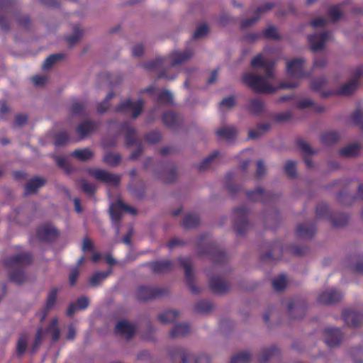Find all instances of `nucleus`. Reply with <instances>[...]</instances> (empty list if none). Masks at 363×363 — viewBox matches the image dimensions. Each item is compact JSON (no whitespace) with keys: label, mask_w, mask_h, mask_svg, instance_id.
Wrapping results in <instances>:
<instances>
[{"label":"nucleus","mask_w":363,"mask_h":363,"mask_svg":"<svg viewBox=\"0 0 363 363\" xmlns=\"http://www.w3.org/2000/svg\"><path fill=\"white\" fill-rule=\"evenodd\" d=\"M253 68H262L264 75L260 76L253 73H246L242 77L243 82L256 93H274L277 89H291L297 84L281 82L278 87L269 84V81L274 79V65L272 60H266L262 54L257 55L250 63Z\"/></svg>","instance_id":"nucleus-1"},{"label":"nucleus","mask_w":363,"mask_h":363,"mask_svg":"<svg viewBox=\"0 0 363 363\" xmlns=\"http://www.w3.org/2000/svg\"><path fill=\"white\" fill-rule=\"evenodd\" d=\"M193 55L194 52L191 49H186L183 52L174 51L171 53L169 57H157L154 60L144 64L143 66L149 71H159L157 79L164 78L167 80H174L176 78V75H169L167 73V62L170 60L171 67H176L189 60Z\"/></svg>","instance_id":"nucleus-2"},{"label":"nucleus","mask_w":363,"mask_h":363,"mask_svg":"<svg viewBox=\"0 0 363 363\" xmlns=\"http://www.w3.org/2000/svg\"><path fill=\"white\" fill-rule=\"evenodd\" d=\"M33 262V256L30 252H22L7 257L4 265L9 270L10 280L17 284H21L26 281L24 269Z\"/></svg>","instance_id":"nucleus-3"},{"label":"nucleus","mask_w":363,"mask_h":363,"mask_svg":"<svg viewBox=\"0 0 363 363\" xmlns=\"http://www.w3.org/2000/svg\"><path fill=\"white\" fill-rule=\"evenodd\" d=\"M208 236L203 235L198 242L199 255H208L215 265H223L228 260L226 253L223 251L215 242H208Z\"/></svg>","instance_id":"nucleus-4"},{"label":"nucleus","mask_w":363,"mask_h":363,"mask_svg":"<svg viewBox=\"0 0 363 363\" xmlns=\"http://www.w3.org/2000/svg\"><path fill=\"white\" fill-rule=\"evenodd\" d=\"M20 4L18 0H0V11L6 14L12 16L19 26L28 28L30 19L28 16H21L20 13Z\"/></svg>","instance_id":"nucleus-5"},{"label":"nucleus","mask_w":363,"mask_h":363,"mask_svg":"<svg viewBox=\"0 0 363 363\" xmlns=\"http://www.w3.org/2000/svg\"><path fill=\"white\" fill-rule=\"evenodd\" d=\"M167 292V290L162 287L140 285L136 289L135 296L139 301H147L164 296Z\"/></svg>","instance_id":"nucleus-6"},{"label":"nucleus","mask_w":363,"mask_h":363,"mask_svg":"<svg viewBox=\"0 0 363 363\" xmlns=\"http://www.w3.org/2000/svg\"><path fill=\"white\" fill-rule=\"evenodd\" d=\"M233 228L238 235H244L250 227L247 220L248 210L245 206L235 208L233 210Z\"/></svg>","instance_id":"nucleus-7"},{"label":"nucleus","mask_w":363,"mask_h":363,"mask_svg":"<svg viewBox=\"0 0 363 363\" xmlns=\"http://www.w3.org/2000/svg\"><path fill=\"white\" fill-rule=\"evenodd\" d=\"M169 354L174 362L181 359L182 363H208L209 362V357L206 354L196 357L182 348H174L170 351Z\"/></svg>","instance_id":"nucleus-8"},{"label":"nucleus","mask_w":363,"mask_h":363,"mask_svg":"<svg viewBox=\"0 0 363 363\" xmlns=\"http://www.w3.org/2000/svg\"><path fill=\"white\" fill-rule=\"evenodd\" d=\"M86 171L90 176L105 184L118 186L121 183V176L119 174L110 173L103 169L94 168H88Z\"/></svg>","instance_id":"nucleus-9"},{"label":"nucleus","mask_w":363,"mask_h":363,"mask_svg":"<svg viewBox=\"0 0 363 363\" xmlns=\"http://www.w3.org/2000/svg\"><path fill=\"white\" fill-rule=\"evenodd\" d=\"M144 101L139 99L137 101H133L131 99H127L121 102L116 108V111L118 113H128L132 112L131 117L136 118L142 113Z\"/></svg>","instance_id":"nucleus-10"},{"label":"nucleus","mask_w":363,"mask_h":363,"mask_svg":"<svg viewBox=\"0 0 363 363\" xmlns=\"http://www.w3.org/2000/svg\"><path fill=\"white\" fill-rule=\"evenodd\" d=\"M179 262L183 267L185 273V280L187 286L193 294H198L200 290L194 282V276L192 269V262L189 257H179Z\"/></svg>","instance_id":"nucleus-11"},{"label":"nucleus","mask_w":363,"mask_h":363,"mask_svg":"<svg viewBox=\"0 0 363 363\" xmlns=\"http://www.w3.org/2000/svg\"><path fill=\"white\" fill-rule=\"evenodd\" d=\"M58 236V230L49 223L40 225L36 232L37 239L43 242H52Z\"/></svg>","instance_id":"nucleus-12"},{"label":"nucleus","mask_w":363,"mask_h":363,"mask_svg":"<svg viewBox=\"0 0 363 363\" xmlns=\"http://www.w3.org/2000/svg\"><path fill=\"white\" fill-rule=\"evenodd\" d=\"M305 60L303 58H295L286 63V71L289 75L293 78L302 79L307 77L308 74L303 71Z\"/></svg>","instance_id":"nucleus-13"},{"label":"nucleus","mask_w":363,"mask_h":363,"mask_svg":"<svg viewBox=\"0 0 363 363\" xmlns=\"http://www.w3.org/2000/svg\"><path fill=\"white\" fill-rule=\"evenodd\" d=\"M324 334L325 335L324 342L329 347L338 346L343 338L342 333L340 328H325L324 330Z\"/></svg>","instance_id":"nucleus-14"},{"label":"nucleus","mask_w":363,"mask_h":363,"mask_svg":"<svg viewBox=\"0 0 363 363\" xmlns=\"http://www.w3.org/2000/svg\"><path fill=\"white\" fill-rule=\"evenodd\" d=\"M247 197L252 201H260L267 203L268 201H274L276 196L269 191H264L262 188H257L253 191L246 192Z\"/></svg>","instance_id":"nucleus-15"},{"label":"nucleus","mask_w":363,"mask_h":363,"mask_svg":"<svg viewBox=\"0 0 363 363\" xmlns=\"http://www.w3.org/2000/svg\"><path fill=\"white\" fill-rule=\"evenodd\" d=\"M328 38L329 33L328 31L308 35V41L311 46V50L313 52H318L323 50Z\"/></svg>","instance_id":"nucleus-16"},{"label":"nucleus","mask_w":363,"mask_h":363,"mask_svg":"<svg viewBox=\"0 0 363 363\" xmlns=\"http://www.w3.org/2000/svg\"><path fill=\"white\" fill-rule=\"evenodd\" d=\"M342 294L336 289H330L322 292L318 297L317 301L319 304L330 305L340 301Z\"/></svg>","instance_id":"nucleus-17"},{"label":"nucleus","mask_w":363,"mask_h":363,"mask_svg":"<svg viewBox=\"0 0 363 363\" xmlns=\"http://www.w3.org/2000/svg\"><path fill=\"white\" fill-rule=\"evenodd\" d=\"M363 69L362 67H357L355 71L356 77L344 84L338 90L337 93L342 96H349L352 94L359 85V78L362 75Z\"/></svg>","instance_id":"nucleus-18"},{"label":"nucleus","mask_w":363,"mask_h":363,"mask_svg":"<svg viewBox=\"0 0 363 363\" xmlns=\"http://www.w3.org/2000/svg\"><path fill=\"white\" fill-rule=\"evenodd\" d=\"M345 323L349 327H359L363 323V314L345 309L342 314Z\"/></svg>","instance_id":"nucleus-19"},{"label":"nucleus","mask_w":363,"mask_h":363,"mask_svg":"<svg viewBox=\"0 0 363 363\" xmlns=\"http://www.w3.org/2000/svg\"><path fill=\"white\" fill-rule=\"evenodd\" d=\"M274 4L267 3L259 6L255 13V16L250 18H246L241 23L240 27L242 29H247L257 22L260 18V15L264 12L271 10L274 7Z\"/></svg>","instance_id":"nucleus-20"},{"label":"nucleus","mask_w":363,"mask_h":363,"mask_svg":"<svg viewBox=\"0 0 363 363\" xmlns=\"http://www.w3.org/2000/svg\"><path fill=\"white\" fill-rule=\"evenodd\" d=\"M57 293L58 289L55 287L52 288L49 291L45 306L41 310V311L38 313V315L40 316V322H43L45 320L49 311L54 307L56 303Z\"/></svg>","instance_id":"nucleus-21"},{"label":"nucleus","mask_w":363,"mask_h":363,"mask_svg":"<svg viewBox=\"0 0 363 363\" xmlns=\"http://www.w3.org/2000/svg\"><path fill=\"white\" fill-rule=\"evenodd\" d=\"M209 287L212 292L218 294H223L229 291L230 284L218 277H213L209 281Z\"/></svg>","instance_id":"nucleus-22"},{"label":"nucleus","mask_w":363,"mask_h":363,"mask_svg":"<svg viewBox=\"0 0 363 363\" xmlns=\"http://www.w3.org/2000/svg\"><path fill=\"white\" fill-rule=\"evenodd\" d=\"M150 268L154 273L162 274L173 270L174 263L172 260L163 259L150 263Z\"/></svg>","instance_id":"nucleus-23"},{"label":"nucleus","mask_w":363,"mask_h":363,"mask_svg":"<svg viewBox=\"0 0 363 363\" xmlns=\"http://www.w3.org/2000/svg\"><path fill=\"white\" fill-rule=\"evenodd\" d=\"M89 305V298L85 296H82L79 297L75 302H72L68 306L67 315L69 317H72L77 311L85 310Z\"/></svg>","instance_id":"nucleus-24"},{"label":"nucleus","mask_w":363,"mask_h":363,"mask_svg":"<svg viewBox=\"0 0 363 363\" xmlns=\"http://www.w3.org/2000/svg\"><path fill=\"white\" fill-rule=\"evenodd\" d=\"M135 330L134 325L125 320L118 322L115 328L116 333L125 335L127 340H130L134 335Z\"/></svg>","instance_id":"nucleus-25"},{"label":"nucleus","mask_w":363,"mask_h":363,"mask_svg":"<svg viewBox=\"0 0 363 363\" xmlns=\"http://www.w3.org/2000/svg\"><path fill=\"white\" fill-rule=\"evenodd\" d=\"M315 231L316 228L313 223L299 224L296 228V234L300 238H311L314 236Z\"/></svg>","instance_id":"nucleus-26"},{"label":"nucleus","mask_w":363,"mask_h":363,"mask_svg":"<svg viewBox=\"0 0 363 363\" xmlns=\"http://www.w3.org/2000/svg\"><path fill=\"white\" fill-rule=\"evenodd\" d=\"M98 127V123L92 121H85L79 123L76 129V132L82 138L86 137L93 133Z\"/></svg>","instance_id":"nucleus-27"},{"label":"nucleus","mask_w":363,"mask_h":363,"mask_svg":"<svg viewBox=\"0 0 363 363\" xmlns=\"http://www.w3.org/2000/svg\"><path fill=\"white\" fill-rule=\"evenodd\" d=\"M121 129L125 132L126 146L130 147L137 143L136 130L134 127L130 126L128 122H125L121 125Z\"/></svg>","instance_id":"nucleus-28"},{"label":"nucleus","mask_w":363,"mask_h":363,"mask_svg":"<svg viewBox=\"0 0 363 363\" xmlns=\"http://www.w3.org/2000/svg\"><path fill=\"white\" fill-rule=\"evenodd\" d=\"M164 124L172 129L177 128L181 122V117L174 111H166L162 115Z\"/></svg>","instance_id":"nucleus-29"},{"label":"nucleus","mask_w":363,"mask_h":363,"mask_svg":"<svg viewBox=\"0 0 363 363\" xmlns=\"http://www.w3.org/2000/svg\"><path fill=\"white\" fill-rule=\"evenodd\" d=\"M46 183V179L35 177L30 179L25 186V194H35L38 190L43 186Z\"/></svg>","instance_id":"nucleus-30"},{"label":"nucleus","mask_w":363,"mask_h":363,"mask_svg":"<svg viewBox=\"0 0 363 363\" xmlns=\"http://www.w3.org/2000/svg\"><path fill=\"white\" fill-rule=\"evenodd\" d=\"M216 133L220 138L230 140L236 136V129L234 126H224L218 129Z\"/></svg>","instance_id":"nucleus-31"},{"label":"nucleus","mask_w":363,"mask_h":363,"mask_svg":"<svg viewBox=\"0 0 363 363\" xmlns=\"http://www.w3.org/2000/svg\"><path fill=\"white\" fill-rule=\"evenodd\" d=\"M191 330L190 325L188 323H181L176 325L170 331V336L172 338L184 337L189 333Z\"/></svg>","instance_id":"nucleus-32"},{"label":"nucleus","mask_w":363,"mask_h":363,"mask_svg":"<svg viewBox=\"0 0 363 363\" xmlns=\"http://www.w3.org/2000/svg\"><path fill=\"white\" fill-rule=\"evenodd\" d=\"M200 224V218L197 214L189 213L186 214L183 220L182 226L185 229L194 228L199 226Z\"/></svg>","instance_id":"nucleus-33"},{"label":"nucleus","mask_w":363,"mask_h":363,"mask_svg":"<svg viewBox=\"0 0 363 363\" xmlns=\"http://www.w3.org/2000/svg\"><path fill=\"white\" fill-rule=\"evenodd\" d=\"M360 146L357 143L350 144L340 150V155L345 157L357 156L359 153Z\"/></svg>","instance_id":"nucleus-34"},{"label":"nucleus","mask_w":363,"mask_h":363,"mask_svg":"<svg viewBox=\"0 0 363 363\" xmlns=\"http://www.w3.org/2000/svg\"><path fill=\"white\" fill-rule=\"evenodd\" d=\"M340 139V135L335 131H328L323 133L320 141L323 144L330 145L335 143Z\"/></svg>","instance_id":"nucleus-35"},{"label":"nucleus","mask_w":363,"mask_h":363,"mask_svg":"<svg viewBox=\"0 0 363 363\" xmlns=\"http://www.w3.org/2000/svg\"><path fill=\"white\" fill-rule=\"evenodd\" d=\"M280 352L277 347H271L263 350L259 363H266L272 357L279 356Z\"/></svg>","instance_id":"nucleus-36"},{"label":"nucleus","mask_w":363,"mask_h":363,"mask_svg":"<svg viewBox=\"0 0 363 363\" xmlns=\"http://www.w3.org/2000/svg\"><path fill=\"white\" fill-rule=\"evenodd\" d=\"M111 274V270L106 272H97L90 278L89 284L92 286H96L104 281Z\"/></svg>","instance_id":"nucleus-37"},{"label":"nucleus","mask_w":363,"mask_h":363,"mask_svg":"<svg viewBox=\"0 0 363 363\" xmlns=\"http://www.w3.org/2000/svg\"><path fill=\"white\" fill-rule=\"evenodd\" d=\"M72 155L80 161H87L92 158L94 152L89 148L75 150Z\"/></svg>","instance_id":"nucleus-38"},{"label":"nucleus","mask_w":363,"mask_h":363,"mask_svg":"<svg viewBox=\"0 0 363 363\" xmlns=\"http://www.w3.org/2000/svg\"><path fill=\"white\" fill-rule=\"evenodd\" d=\"M179 315V313L175 310L166 311L158 316V320L162 323H169L174 321Z\"/></svg>","instance_id":"nucleus-39"},{"label":"nucleus","mask_w":363,"mask_h":363,"mask_svg":"<svg viewBox=\"0 0 363 363\" xmlns=\"http://www.w3.org/2000/svg\"><path fill=\"white\" fill-rule=\"evenodd\" d=\"M278 250L281 254L283 253V248L281 247L279 242H274L272 243V245L270 246V250L267 253H264L261 255V260L262 261H268L272 259H278L279 258H274L273 257V253L274 252Z\"/></svg>","instance_id":"nucleus-40"},{"label":"nucleus","mask_w":363,"mask_h":363,"mask_svg":"<svg viewBox=\"0 0 363 363\" xmlns=\"http://www.w3.org/2000/svg\"><path fill=\"white\" fill-rule=\"evenodd\" d=\"M103 160L111 167H116L121 161V155L119 153L108 152L105 154Z\"/></svg>","instance_id":"nucleus-41"},{"label":"nucleus","mask_w":363,"mask_h":363,"mask_svg":"<svg viewBox=\"0 0 363 363\" xmlns=\"http://www.w3.org/2000/svg\"><path fill=\"white\" fill-rule=\"evenodd\" d=\"M264 105L262 100L259 99H253L250 101L249 110L252 113L259 115L264 111Z\"/></svg>","instance_id":"nucleus-42"},{"label":"nucleus","mask_w":363,"mask_h":363,"mask_svg":"<svg viewBox=\"0 0 363 363\" xmlns=\"http://www.w3.org/2000/svg\"><path fill=\"white\" fill-rule=\"evenodd\" d=\"M330 220L334 227H342L349 221V216L345 213H340L335 216H330Z\"/></svg>","instance_id":"nucleus-43"},{"label":"nucleus","mask_w":363,"mask_h":363,"mask_svg":"<svg viewBox=\"0 0 363 363\" xmlns=\"http://www.w3.org/2000/svg\"><path fill=\"white\" fill-rule=\"evenodd\" d=\"M65 55L63 53L52 54L48 56L43 65V69H47L50 68L56 62L64 59Z\"/></svg>","instance_id":"nucleus-44"},{"label":"nucleus","mask_w":363,"mask_h":363,"mask_svg":"<svg viewBox=\"0 0 363 363\" xmlns=\"http://www.w3.org/2000/svg\"><path fill=\"white\" fill-rule=\"evenodd\" d=\"M270 128L269 123H262L257 125L255 130H250L249 131V138L252 139H256L260 137L262 134L266 133Z\"/></svg>","instance_id":"nucleus-45"},{"label":"nucleus","mask_w":363,"mask_h":363,"mask_svg":"<svg viewBox=\"0 0 363 363\" xmlns=\"http://www.w3.org/2000/svg\"><path fill=\"white\" fill-rule=\"evenodd\" d=\"M218 155L219 153L218 151H214L209 156L203 159V161L197 165L199 171L202 172L208 169L211 166L212 162L218 157Z\"/></svg>","instance_id":"nucleus-46"},{"label":"nucleus","mask_w":363,"mask_h":363,"mask_svg":"<svg viewBox=\"0 0 363 363\" xmlns=\"http://www.w3.org/2000/svg\"><path fill=\"white\" fill-rule=\"evenodd\" d=\"M82 30L80 29L79 26H76L74 28V33L66 38V40L70 47L74 45L82 38Z\"/></svg>","instance_id":"nucleus-47"},{"label":"nucleus","mask_w":363,"mask_h":363,"mask_svg":"<svg viewBox=\"0 0 363 363\" xmlns=\"http://www.w3.org/2000/svg\"><path fill=\"white\" fill-rule=\"evenodd\" d=\"M121 211L123 208L119 206V201L112 203L110 207V216L114 222H119L121 218Z\"/></svg>","instance_id":"nucleus-48"},{"label":"nucleus","mask_w":363,"mask_h":363,"mask_svg":"<svg viewBox=\"0 0 363 363\" xmlns=\"http://www.w3.org/2000/svg\"><path fill=\"white\" fill-rule=\"evenodd\" d=\"M195 311L199 313H207L213 309V304L208 301H201L196 303Z\"/></svg>","instance_id":"nucleus-49"},{"label":"nucleus","mask_w":363,"mask_h":363,"mask_svg":"<svg viewBox=\"0 0 363 363\" xmlns=\"http://www.w3.org/2000/svg\"><path fill=\"white\" fill-rule=\"evenodd\" d=\"M157 102L158 104H171L173 102V96L168 90H163L159 93Z\"/></svg>","instance_id":"nucleus-50"},{"label":"nucleus","mask_w":363,"mask_h":363,"mask_svg":"<svg viewBox=\"0 0 363 363\" xmlns=\"http://www.w3.org/2000/svg\"><path fill=\"white\" fill-rule=\"evenodd\" d=\"M57 319L53 318L50 324V325L48 328V332H49L51 334L52 340L54 342H56L60 338V331L57 325Z\"/></svg>","instance_id":"nucleus-51"},{"label":"nucleus","mask_w":363,"mask_h":363,"mask_svg":"<svg viewBox=\"0 0 363 363\" xmlns=\"http://www.w3.org/2000/svg\"><path fill=\"white\" fill-rule=\"evenodd\" d=\"M251 355L247 352H242L233 355L230 363H250Z\"/></svg>","instance_id":"nucleus-52"},{"label":"nucleus","mask_w":363,"mask_h":363,"mask_svg":"<svg viewBox=\"0 0 363 363\" xmlns=\"http://www.w3.org/2000/svg\"><path fill=\"white\" fill-rule=\"evenodd\" d=\"M273 289L277 291H283L286 286V279L284 274H281L272 281Z\"/></svg>","instance_id":"nucleus-53"},{"label":"nucleus","mask_w":363,"mask_h":363,"mask_svg":"<svg viewBox=\"0 0 363 363\" xmlns=\"http://www.w3.org/2000/svg\"><path fill=\"white\" fill-rule=\"evenodd\" d=\"M288 311L293 318H302L304 315V310L297 308L294 301H291L288 304Z\"/></svg>","instance_id":"nucleus-54"},{"label":"nucleus","mask_w":363,"mask_h":363,"mask_svg":"<svg viewBox=\"0 0 363 363\" xmlns=\"http://www.w3.org/2000/svg\"><path fill=\"white\" fill-rule=\"evenodd\" d=\"M28 345V335L23 334L20 336L16 344V352L21 356L26 350Z\"/></svg>","instance_id":"nucleus-55"},{"label":"nucleus","mask_w":363,"mask_h":363,"mask_svg":"<svg viewBox=\"0 0 363 363\" xmlns=\"http://www.w3.org/2000/svg\"><path fill=\"white\" fill-rule=\"evenodd\" d=\"M162 135L160 131L153 130L147 133L145 136L146 142L150 144H155L162 140Z\"/></svg>","instance_id":"nucleus-56"},{"label":"nucleus","mask_w":363,"mask_h":363,"mask_svg":"<svg viewBox=\"0 0 363 363\" xmlns=\"http://www.w3.org/2000/svg\"><path fill=\"white\" fill-rule=\"evenodd\" d=\"M284 172L289 178H295L296 176V162L292 160L288 161L284 166Z\"/></svg>","instance_id":"nucleus-57"},{"label":"nucleus","mask_w":363,"mask_h":363,"mask_svg":"<svg viewBox=\"0 0 363 363\" xmlns=\"http://www.w3.org/2000/svg\"><path fill=\"white\" fill-rule=\"evenodd\" d=\"M55 162L61 169H64L67 173H70L72 172V167L65 157H55Z\"/></svg>","instance_id":"nucleus-58"},{"label":"nucleus","mask_w":363,"mask_h":363,"mask_svg":"<svg viewBox=\"0 0 363 363\" xmlns=\"http://www.w3.org/2000/svg\"><path fill=\"white\" fill-rule=\"evenodd\" d=\"M114 96V94L113 92H110L106 96L104 101L99 104L97 106V112L100 114L106 112L109 108V100H111Z\"/></svg>","instance_id":"nucleus-59"},{"label":"nucleus","mask_w":363,"mask_h":363,"mask_svg":"<svg viewBox=\"0 0 363 363\" xmlns=\"http://www.w3.org/2000/svg\"><path fill=\"white\" fill-rule=\"evenodd\" d=\"M265 38L278 40L280 38L276 28L274 26H269L265 28L262 34Z\"/></svg>","instance_id":"nucleus-60"},{"label":"nucleus","mask_w":363,"mask_h":363,"mask_svg":"<svg viewBox=\"0 0 363 363\" xmlns=\"http://www.w3.org/2000/svg\"><path fill=\"white\" fill-rule=\"evenodd\" d=\"M297 146L304 155H311L315 152L307 143L301 139L297 140Z\"/></svg>","instance_id":"nucleus-61"},{"label":"nucleus","mask_w":363,"mask_h":363,"mask_svg":"<svg viewBox=\"0 0 363 363\" xmlns=\"http://www.w3.org/2000/svg\"><path fill=\"white\" fill-rule=\"evenodd\" d=\"M69 141V137L67 133L60 132L56 134L55 145L56 146H62L67 144Z\"/></svg>","instance_id":"nucleus-62"},{"label":"nucleus","mask_w":363,"mask_h":363,"mask_svg":"<svg viewBox=\"0 0 363 363\" xmlns=\"http://www.w3.org/2000/svg\"><path fill=\"white\" fill-rule=\"evenodd\" d=\"M328 16L331 18L333 22L338 21L341 16L342 11L337 5L332 6L328 10Z\"/></svg>","instance_id":"nucleus-63"},{"label":"nucleus","mask_w":363,"mask_h":363,"mask_svg":"<svg viewBox=\"0 0 363 363\" xmlns=\"http://www.w3.org/2000/svg\"><path fill=\"white\" fill-rule=\"evenodd\" d=\"M353 123L363 129V113L359 109L356 110L352 115Z\"/></svg>","instance_id":"nucleus-64"}]
</instances>
